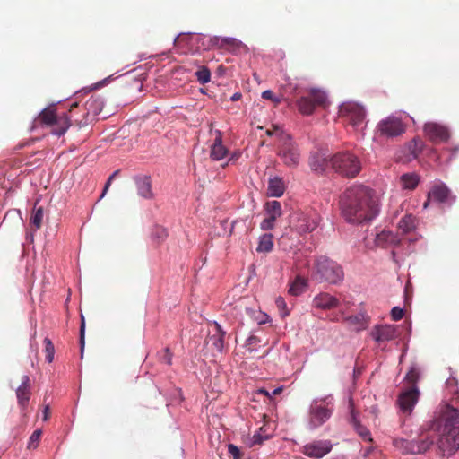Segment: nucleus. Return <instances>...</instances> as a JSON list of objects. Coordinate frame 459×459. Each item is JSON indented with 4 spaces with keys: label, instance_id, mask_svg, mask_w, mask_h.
Listing matches in <instances>:
<instances>
[{
    "label": "nucleus",
    "instance_id": "nucleus-38",
    "mask_svg": "<svg viewBox=\"0 0 459 459\" xmlns=\"http://www.w3.org/2000/svg\"><path fill=\"white\" fill-rule=\"evenodd\" d=\"M195 76L201 84H205L211 80V72L206 66H202L195 72Z\"/></svg>",
    "mask_w": 459,
    "mask_h": 459
},
{
    "label": "nucleus",
    "instance_id": "nucleus-51",
    "mask_svg": "<svg viewBox=\"0 0 459 459\" xmlns=\"http://www.w3.org/2000/svg\"><path fill=\"white\" fill-rule=\"evenodd\" d=\"M49 418V407L47 405L44 407L42 411V420L47 421Z\"/></svg>",
    "mask_w": 459,
    "mask_h": 459
},
{
    "label": "nucleus",
    "instance_id": "nucleus-45",
    "mask_svg": "<svg viewBox=\"0 0 459 459\" xmlns=\"http://www.w3.org/2000/svg\"><path fill=\"white\" fill-rule=\"evenodd\" d=\"M228 452L233 457V459H241L242 458V454H241L239 448L233 444H230L228 446Z\"/></svg>",
    "mask_w": 459,
    "mask_h": 459
},
{
    "label": "nucleus",
    "instance_id": "nucleus-6",
    "mask_svg": "<svg viewBox=\"0 0 459 459\" xmlns=\"http://www.w3.org/2000/svg\"><path fill=\"white\" fill-rule=\"evenodd\" d=\"M420 378V370L418 367L412 366L403 379V387L399 394L398 402H418L420 392L417 385Z\"/></svg>",
    "mask_w": 459,
    "mask_h": 459
},
{
    "label": "nucleus",
    "instance_id": "nucleus-39",
    "mask_svg": "<svg viewBox=\"0 0 459 459\" xmlns=\"http://www.w3.org/2000/svg\"><path fill=\"white\" fill-rule=\"evenodd\" d=\"M422 147L423 143L420 140L414 139L410 143L408 148L412 158L416 159L419 156L422 151Z\"/></svg>",
    "mask_w": 459,
    "mask_h": 459
},
{
    "label": "nucleus",
    "instance_id": "nucleus-30",
    "mask_svg": "<svg viewBox=\"0 0 459 459\" xmlns=\"http://www.w3.org/2000/svg\"><path fill=\"white\" fill-rule=\"evenodd\" d=\"M417 225V219L412 214H406L401 219L398 223V229L403 233H409L412 231Z\"/></svg>",
    "mask_w": 459,
    "mask_h": 459
},
{
    "label": "nucleus",
    "instance_id": "nucleus-15",
    "mask_svg": "<svg viewBox=\"0 0 459 459\" xmlns=\"http://www.w3.org/2000/svg\"><path fill=\"white\" fill-rule=\"evenodd\" d=\"M332 415V410L322 403H313L309 412V425L312 429L324 424Z\"/></svg>",
    "mask_w": 459,
    "mask_h": 459
},
{
    "label": "nucleus",
    "instance_id": "nucleus-28",
    "mask_svg": "<svg viewBox=\"0 0 459 459\" xmlns=\"http://www.w3.org/2000/svg\"><path fill=\"white\" fill-rule=\"evenodd\" d=\"M168 237V230L160 225H155L150 232V238L157 247L163 244L167 240Z\"/></svg>",
    "mask_w": 459,
    "mask_h": 459
},
{
    "label": "nucleus",
    "instance_id": "nucleus-11",
    "mask_svg": "<svg viewBox=\"0 0 459 459\" xmlns=\"http://www.w3.org/2000/svg\"><path fill=\"white\" fill-rule=\"evenodd\" d=\"M340 116L344 117L353 126L360 125L366 117L365 109L362 106L355 102H345L340 107Z\"/></svg>",
    "mask_w": 459,
    "mask_h": 459
},
{
    "label": "nucleus",
    "instance_id": "nucleus-27",
    "mask_svg": "<svg viewBox=\"0 0 459 459\" xmlns=\"http://www.w3.org/2000/svg\"><path fill=\"white\" fill-rule=\"evenodd\" d=\"M399 243L398 237L389 230H382L376 236V244L378 247H385L388 245H398Z\"/></svg>",
    "mask_w": 459,
    "mask_h": 459
},
{
    "label": "nucleus",
    "instance_id": "nucleus-12",
    "mask_svg": "<svg viewBox=\"0 0 459 459\" xmlns=\"http://www.w3.org/2000/svg\"><path fill=\"white\" fill-rule=\"evenodd\" d=\"M426 137L433 143H441L448 141L450 133L448 128L436 122H428L423 127Z\"/></svg>",
    "mask_w": 459,
    "mask_h": 459
},
{
    "label": "nucleus",
    "instance_id": "nucleus-44",
    "mask_svg": "<svg viewBox=\"0 0 459 459\" xmlns=\"http://www.w3.org/2000/svg\"><path fill=\"white\" fill-rule=\"evenodd\" d=\"M275 304H276L277 307L279 308V310L281 311V316L282 317L289 316L290 311L287 308V304L283 298L278 297L275 299Z\"/></svg>",
    "mask_w": 459,
    "mask_h": 459
},
{
    "label": "nucleus",
    "instance_id": "nucleus-54",
    "mask_svg": "<svg viewBox=\"0 0 459 459\" xmlns=\"http://www.w3.org/2000/svg\"><path fill=\"white\" fill-rule=\"evenodd\" d=\"M354 374H355V375H359V374H360L359 369H358V370H354Z\"/></svg>",
    "mask_w": 459,
    "mask_h": 459
},
{
    "label": "nucleus",
    "instance_id": "nucleus-14",
    "mask_svg": "<svg viewBox=\"0 0 459 459\" xmlns=\"http://www.w3.org/2000/svg\"><path fill=\"white\" fill-rule=\"evenodd\" d=\"M266 218H264L260 228L263 230H270L274 227L275 221L281 216V205L278 201L267 202L265 204Z\"/></svg>",
    "mask_w": 459,
    "mask_h": 459
},
{
    "label": "nucleus",
    "instance_id": "nucleus-50",
    "mask_svg": "<svg viewBox=\"0 0 459 459\" xmlns=\"http://www.w3.org/2000/svg\"><path fill=\"white\" fill-rule=\"evenodd\" d=\"M239 156H240L239 152L231 153L230 156L229 157L228 162L226 164H224L222 167L225 168V166H227L230 162L236 161L239 158Z\"/></svg>",
    "mask_w": 459,
    "mask_h": 459
},
{
    "label": "nucleus",
    "instance_id": "nucleus-9",
    "mask_svg": "<svg viewBox=\"0 0 459 459\" xmlns=\"http://www.w3.org/2000/svg\"><path fill=\"white\" fill-rule=\"evenodd\" d=\"M278 155L288 167H297L300 160V152L289 135L281 136Z\"/></svg>",
    "mask_w": 459,
    "mask_h": 459
},
{
    "label": "nucleus",
    "instance_id": "nucleus-1",
    "mask_svg": "<svg viewBox=\"0 0 459 459\" xmlns=\"http://www.w3.org/2000/svg\"><path fill=\"white\" fill-rule=\"evenodd\" d=\"M340 208L347 221L359 224L377 215L378 201L370 188L354 185L340 196Z\"/></svg>",
    "mask_w": 459,
    "mask_h": 459
},
{
    "label": "nucleus",
    "instance_id": "nucleus-49",
    "mask_svg": "<svg viewBox=\"0 0 459 459\" xmlns=\"http://www.w3.org/2000/svg\"><path fill=\"white\" fill-rule=\"evenodd\" d=\"M118 173H119V170H116L115 172H113V173L109 176V178H108V181H107V183H106V185H105V186H104V189H103V193H102V195H101V197H103V196L105 195V194L107 193V191H108V187L110 186V184H111L112 180H113V179L117 176V175H118Z\"/></svg>",
    "mask_w": 459,
    "mask_h": 459
},
{
    "label": "nucleus",
    "instance_id": "nucleus-22",
    "mask_svg": "<svg viewBox=\"0 0 459 459\" xmlns=\"http://www.w3.org/2000/svg\"><path fill=\"white\" fill-rule=\"evenodd\" d=\"M215 333L209 335L206 340V343L213 347V349L219 352H221L224 348V337L226 332L221 329V326L214 322Z\"/></svg>",
    "mask_w": 459,
    "mask_h": 459
},
{
    "label": "nucleus",
    "instance_id": "nucleus-13",
    "mask_svg": "<svg viewBox=\"0 0 459 459\" xmlns=\"http://www.w3.org/2000/svg\"><path fill=\"white\" fill-rule=\"evenodd\" d=\"M455 198L450 189L444 183H439L429 192L428 200L424 203L423 207L427 208L430 201L446 204L454 201Z\"/></svg>",
    "mask_w": 459,
    "mask_h": 459
},
{
    "label": "nucleus",
    "instance_id": "nucleus-5",
    "mask_svg": "<svg viewBox=\"0 0 459 459\" xmlns=\"http://www.w3.org/2000/svg\"><path fill=\"white\" fill-rule=\"evenodd\" d=\"M36 122L51 128V134L62 136L71 126L66 113L57 114L54 106L44 108L38 116Z\"/></svg>",
    "mask_w": 459,
    "mask_h": 459
},
{
    "label": "nucleus",
    "instance_id": "nucleus-52",
    "mask_svg": "<svg viewBox=\"0 0 459 459\" xmlns=\"http://www.w3.org/2000/svg\"><path fill=\"white\" fill-rule=\"evenodd\" d=\"M241 97H242V95H241V93H240V92H235V93L231 96L230 100H231L232 101H238V100H239L241 99Z\"/></svg>",
    "mask_w": 459,
    "mask_h": 459
},
{
    "label": "nucleus",
    "instance_id": "nucleus-4",
    "mask_svg": "<svg viewBox=\"0 0 459 459\" xmlns=\"http://www.w3.org/2000/svg\"><path fill=\"white\" fill-rule=\"evenodd\" d=\"M330 167L342 177L352 178L361 170L359 158L350 152H339L330 158Z\"/></svg>",
    "mask_w": 459,
    "mask_h": 459
},
{
    "label": "nucleus",
    "instance_id": "nucleus-40",
    "mask_svg": "<svg viewBox=\"0 0 459 459\" xmlns=\"http://www.w3.org/2000/svg\"><path fill=\"white\" fill-rule=\"evenodd\" d=\"M260 342L261 341L257 336L250 335L246 341L245 347L249 352H254L257 350Z\"/></svg>",
    "mask_w": 459,
    "mask_h": 459
},
{
    "label": "nucleus",
    "instance_id": "nucleus-33",
    "mask_svg": "<svg viewBox=\"0 0 459 459\" xmlns=\"http://www.w3.org/2000/svg\"><path fill=\"white\" fill-rule=\"evenodd\" d=\"M273 247V235L264 234L263 236L260 237L256 251L258 253H268L272 251Z\"/></svg>",
    "mask_w": 459,
    "mask_h": 459
},
{
    "label": "nucleus",
    "instance_id": "nucleus-24",
    "mask_svg": "<svg viewBox=\"0 0 459 459\" xmlns=\"http://www.w3.org/2000/svg\"><path fill=\"white\" fill-rule=\"evenodd\" d=\"M309 165L312 170L317 173H324L330 167V158H325L318 153L311 155Z\"/></svg>",
    "mask_w": 459,
    "mask_h": 459
},
{
    "label": "nucleus",
    "instance_id": "nucleus-32",
    "mask_svg": "<svg viewBox=\"0 0 459 459\" xmlns=\"http://www.w3.org/2000/svg\"><path fill=\"white\" fill-rule=\"evenodd\" d=\"M306 287L307 281L300 276H297L290 286L289 293L292 296H299L305 291Z\"/></svg>",
    "mask_w": 459,
    "mask_h": 459
},
{
    "label": "nucleus",
    "instance_id": "nucleus-7",
    "mask_svg": "<svg viewBox=\"0 0 459 459\" xmlns=\"http://www.w3.org/2000/svg\"><path fill=\"white\" fill-rule=\"evenodd\" d=\"M319 221L320 216L315 210L296 211L290 216L292 227L300 234L315 230Z\"/></svg>",
    "mask_w": 459,
    "mask_h": 459
},
{
    "label": "nucleus",
    "instance_id": "nucleus-29",
    "mask_svg": "<svg viewBox=\"0 0 459 459\" xmlns=\"http://www.w3.org/2000/svg\"><path fill=\"white\" fill-rule=\"evenodd\" d=\"M282 390V387H277L274 388L272 393H270L264 388H258L253 392L252 401L256 402L260 399L264 401L273 400L276 395L280 394Z\"/></svg>",
    "mask_w": 459,
    "mask_h": 459
},
{
    "label": "nucleus",
    "instance_id": "nucleus-42",
    "mask_svg": "<svg viewBox=\"0 0 459 459\" xmlns=\"http://www.w3.org/2000/svg\"><path fill=\"white\" fill-rule=\"evenodd\" d=\"M85 346V320L84 316H81V326H80V350L81 358L83 356V351Z\"/></svg>",
    "mask_w": 459,
    "mask_h": 459
},
{
    "label": "nucleus",
    "instance_id": "nucleus-34",
    "mask_svg": "<svg viewBox=\"0 0 459 459\" xmlns=\"http://www.w3.org/2000/svg\"><path fill=\"white\" fill-rule=\"evenodd\" d=\"M400 179L403 187L409 190L414 189L419 184V176L415 173L403 174Z\"/></svg>",
    "mask_w": 459,
    "mask_h": 459
},
{
    "label": "nucleus",
    "instance_id": "nucleus-8",
    "mask_svg": "<svg viewBox=\"0 0 459 459\" xmlns=\"http://www.w3.org/2000/svg\"><path fill=\"white\" fill-rule=\"evenodd\" d=\"M296 105L303 115H311L316 107L325 108L328 105L327 96L325 91L311 89L307 95L297 100Z\"/></svg>",
    "mask_w": 459,
    "mask_h": 459
},
{
    "label": "nucleus",
    "instance_id": "nucleus-53",
    "mask_svg": "<svg viewBox=\"0 0 459 459\" xmlns=\"http://www.w3.org/2000/svg\"><path fill=\"white\" fill-rule=\"evenodd\" d=\"M266 134H267L268 135H273V131H272V130L268 129V130L266 131Z\"/></svg>",
    "mask_w": 459,
    "mask_h": 459
},
{
    "label": "nucleus",
    "instance_id": "nucleus-19",
    "mask_svg": "<svg viewBox=\"0 0 459 459\" xmlns=\"http://www.w3.org/2000/svg\"><path fill=\"white\" fill-rule=\"evenodd\" d=\"M104 107V100L100 95H92L85 102L84 108L86 110V120H92L97 115H99Z\"/></svg>",
    "mask_w": 459,
    "mask_h": 459
},
{
    "label": "nucleus",
    "instance_id": "nucleus-31",
    "mask_svg": "<svg viewBox=\"0 0 459 459\" xmlns=\"http://www.w3.org/2000/svg\"><path fill=\"white\" fill-rule=\"evenodd\" d=\"M212 40V43L218 46L220 48H236L241 45V42L234 38L214 37Z\"/></svg>",
    "mask_w": 459,
    "mask_h": 459
},
{
    "label": "nucleus",
    "instance_id": "nucleus-17",
    "mask_svg": "<svg viewBox=\"0 0 459 459\" xmlns=\"http://www.w3.org/2000/svg\"><path fill=\"white\" fill-rule=\"evenodd\" d=\"M134 182L135 184L137 194L139 196L147 200H152L154 198V193L152 191V182L150 176H135L134 178Z\"/></svg>",
    "mask_w": 459,
    "mask_h": 459
},
{
    "label": "nucleus",
    "instance_id": "nucleus-26",
    "mask_svg": "<svg viewBox=\"0 0 459 459\" xmlns=\"http://www.w3.org/2000/svg\"><path fill=\"white\" fill-rule=\"evenodd\" d=\"M285 191V184L282 178L274 177L269 179L267 194L270 196L280 197Z\"/></svg>",
    "mask_w": 459,
    "mask_h": 459
},
{
    "label": "nucleus",
    "instance_id": "nucleus-48",
    "mask_svg": "<svg viewBox=\"0 0 459 459\" xmlns=\"http://www.w3.org/2000/svg\"><path fill=\"white\" fill-rule=\"evenodd\" d=\"M415 403H398L399 410L404 414H411Z\"/></svg>",
    "mask_w": 459,
    "mask_h": 459
},
{
    "label": "nucleus",
    "instance_id": "nucleus-55",
    "mask_svg": "<svg viewBox=\"0 0 459 459\" xmlns=\"http://www.w3.org/2000/svg\"><path fill=\"white\" fill-rule=\"evenodd\" d=\"M74 107H77V103H74V105H72V108Z\"/></svg>",
    "mask_w": 459,
    "mask_h": 459
},
{
    "label": "nucleus",
    "instance_id": "nucleus-43",
    "mask_svg": "<svg viewBox=\"0 0 459 459\" xmlns=\"http://www.w3.org/2000/svg\"><path fill=\"white\" fill-rule=\"evenodd\" d=\"M173 353L169 347L165 348L159 355V359L161 363L169 366L172 364Z\"/></svg>",
    "mask_w": 459,
    "mask_h": 459
},
{
    "label": "nucleus",
    "instance_id": "nucleus-25",
    "mask_svg": "<svg viewBox=\"0 0 459 459\" xmlns=\"http://www.w3.org/2000/svg\"><path fill=\"white\" fill-rule=\"evenodd\" d=\"M19 402H29L30 399V379L29 376L23 375L21 379V385L16 390Z\"/></svg>",
    "mask_w": 459,
    "mask_h": 459
},
{
    "label": "nucleus",
    "instance_id": "nucleus-3",
    "mask_svg": "<svg viewBox=\"0 0 459 459\" xmlns=\"http://www.w3.org/2000/svg\"><path fill=\"white\" fill-rule=\"evenodd\" d=\"M312 277L319 282L338 284L343 280L344 273L337 262L325 255H320L314 261Z\"/></svg>",
    "mask_w": 459,
    "mask_h": 459
},
{
    "label": "nucleus",
    "instance_id": "nucleus-47",
    "mask_svg": "<svg viewBox=\"0 0 459 459\" xmlns=\"http://www.w3.org/2000/svg\"><path fill=\"white\" fill-rule=\"evenodd\" d=\"M403 316H404V313L402 308H400L399 307H393V309L391 311V316H392L393 320L398 321V320L402 319L403 317Z\"/></svg>",
    "mask_w": 459,
    "mask_h": 459
},
{
    "label": "nucleus",
    "instance_id": "nucleus-16",
    "mask_svg": "<svg viewBox=\"0 0 459 459\" xmlns=\"http://www.w3.org/2000/svg\"><path fill=\"white\" fill-rule=\"evenodd\" d=\"M332 449L330 441H314L303 446L302 452L305 455L311 458H322Z\"/></svg>",
    "mask_w": 459,
    "mask_h": 459
},
{
    "label": "nucleus",
    "instance_id": "nucleus-37",
    "mask_svg": "<svg viewBox=\"0 0 459 459\" xmlns=\"http://www.w3.org/2000/svg\"><path fill=\"white\" fill-rule=\"evenodd\" d=\"M43 220V208H35L30 218L31 224L35 227V230H39L42 225Z\"/></svg>",
    "mask_w": 459,
    "mask_h": 459
},
{
    "label": "nucleus",
    "instance_id": "nucleus-35",
    "mask_svg": "<svg viewBox=\"0 0 459 459\" xmlns=\"http://www.w3.org/2000/svg\"><path fill=\"white\" fill-rule=\"evenodd\" d=\"M270 437L271 435L265 433L264 427H261L259 430L255 432L252 437H250V442L247 445L249 446L262 445L265 440H268Z\"/></svg>",
    "mask_w": 459,
    "mask_h": 459
},
{
    "label": "nucleus",
    "instance_id": "nucleus-2",
    "mask_svg": "<svg viewBox=\"0 0 459 459\" xmlns=\"http://www.w3.org/2000/svg\"><path fill=\"white\" fill-rule=\"evenodd\" d=\"M429 429L437 433V446L442 457H450L459 450V410L446 406L429 423Z\"/></svg>",
    "mask_w": 459,
    "mask_h": 459
},
{
    "label": "nucleus",
    "instance_id": "nucleus-23",
    "mask_svg": "<svg viewBox=\"0 0 459 459\" xmlns=\"http://www.w3.org/2000/svg\"><path fill=\"white\" fill-rule=\"evenodd\" d=\"M350 412V423L352 425L358 435L365 441H372L369 430L359 422L353 403H351Z\"/></svg>",
    "mask_w": 459,
    "mask_h": 459
},
{
    "label": "nucleus",
    "instance_id": "nucleus-20",
    "mask_svg": "<svg viewBox=\"0 0 459 459\" xmlns=\"http://www.w3.org/2000/svg\"><path fill=\"white\" fill-rule=\"evenodd\" d=\"M339 300L326 292H322L313 299V306L320 309H332L339 306Z\"/></svg>",
    "mask_w": 459,
    "mask_h": 459
},
{
    "label": "nucleus",
    "instance_id": "nucleus-21",
    "mask_svg": "<svg viewBox=\"0 0 459 459\" xmlns=\"http://www.w3.org/2000/svg\"><path fill=\"white\" fill-rule=\"evenodd\" d=\"M229 154V151L222 143L220 131H216V137L211 146L210 157L212 160H221Z\"/></svg>",
    "mask_w": 459,
    "mask_h": 459
},
{
    "label": "nucleus",
    "instance_id": "nucleus-41",
    "mask_svg": "<svg viewBox=\"0 0 459 459\" xmlns=\"http://www.w3.org/2000/svg\"><path fill=\"white\" fill-rule=\"evenodd\" d=\"M42 431L40 429H36L30 436L28 442L29 449H35L38 447L39 439L41 437Z\"/></svg>",
    "mask_w": 459,
    "mask_h": 459
},
{
    "label": "nucleus",
    "instance_id": "nucleus-18",
    "mask_svg": "<svg viewBox=\"0 0 459 459\" xmlns=\"http://www.w3.org/2000/svg\"><path fill=\"white\" fill-rule=\"evenodd\" d=\"M397 335L396 328L394 325H377L371 331L372 338L377 342H388L394 340Z\"/></svg>",
    "mask_w": 459,
    "mask_h": 459
},
{
    "label": "nucleus",
    "instance_id": "nucleus-36",
    "mask_svg": "<svg viewBox=\"0 0 459 459\" xmlns=\"http://www.w3.org/2000/svg\"><path fill=\"white\" fill-rule=\"evenodd\" d=\"M45 348H44V353L46 355V360L48 363H51L54 360L55 356V347L51 340L48 337H46L43 341Z\"/></svg>",
    "mask_w": 459,
    "mask_h": 459
},
{
    "label": "nucleus",
    "instance_id": "nucleus-46",
    "mask_svg": "<svg viewBox=\"0 0 459 459\" xmlns=\"http://www.w3.org/2000/svg\"><path fill=\"white\" fill-rule=\"evenodd\" d=\"M262 98L264 100H270L275 104H278L281 102V99L276 97L273 92L271 90H266L262 92Z\"/></svg>",
    "mask_w": 459,
    "mask_h": 459
},
{
    "label": "nucleus",
    "instance_id": "nucleus-10",
    "mask_svg": "<svg viewBox=\"0 0 459 459\" xmlns=\"http://www.w3.org/2000/svg\"><path fill=\"white\" fill-rule=\"evenodd\" d=\"M406 128L407 126L402 118L392 115L378 122L377 132L382 137L394 138L404 134Z\"/></svg>",
    "mask_w": 459,
    "mask_h": 459
}]
</instances>
